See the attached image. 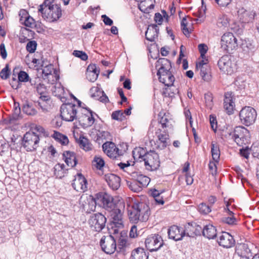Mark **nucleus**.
Masks as SVG:
<instances>
[{"label":"nucleus","instance_id":"nucleus-27","mask_svg":"<svg viewBox=\"0 0 259 259\" xmlns=\"http://www.w3.org/2000/svg\"><path fill=\"white\" fill-rule=\"evenodd\" d=\"M201 233L204 237L208 239L215 238L218 234L215 227L210 224L205 225L202 229Z\"/></svg>","mask_w":259,"mask_h":259},{"label":"nucleus","instance_id":"nucleus-18","mask_svg":"<svg viewBox=\"0 0 259 259\" xmlns=\"http://www.w3.org/2000/svg\"><path fill=\"white\" fill-rule=\"evenodd\" d=\"M102 149L104 153L111 158H116L122 155V152L119 151L115 144L112 142H106L102 145Z\"/></svg>","mask_w":259,"mask_h":259},{"label":"nucleus","instance_id":"nucleus-15","mask_svg":"<svg viewBox=\"0 0 259 259\" xmlns=\"http://www.w3.org/2000/svg\"><path fill=\"white\" fill-rule=\"evenodd\" d=\"M100 243L102 250L107 254L113 253L116 249V240L111 235L103 236Z\"/></svg>","mask_w":259,"mask_h":259},{"label":"nucleus","instance_id":"nucleus-10","mask_svg":"<svg viewBox=\"0 0 259 259\" xmlns=\"http://www.w3.org/2000/svg\"><path fill=\"white\" fill-rule=\"evenodd\" d=\"M78 107L72 103L63 104L60 107V115L62 119L66 121H72L76 119Z\"/></svg>","mask_w":259,"mask_h":259},{"label":"nucleus","instance_id":"nucleus-63","mask_svg":"<svg viewBox=\"0 0 259 259\" xmlns=\"http://www.w3.org/2000/svg\"><path fill=\"white\" fill-rule=\"evenodd\" d=\"M198 49L202 57L204 56L207 51V47L204 44H199L198 45Z\"/></svg>","mask_w":259,"mask_h":259},{"label":"nucleus","instance_id":"nucleus-46","mask_svg":"<svg viewBox=\"0 0 259 259\" xmlns=\"http://www.w3.org/2000/svg\"><path fill=\"white\" fill-rule=\"evenodd\" d=\"M111 117L114 120L121 121L125 119V116L122 110H118L112 112Z\"/></svg>","mask_w":259,"mask_h":259},{"label":"nucleus","instance_id":"nucleus-32","mask_svg":"<svg viewBox=\"0 0 259 259\" xmlns=\"http://www.w3.org/2000/svg\"><path fill=\"white\" fill-rule=\"evenodd\" d=\"M147 150L141 147L135 148L133 152V156L135 160H139L141 161H144V159L145 158L146 155L148 154Z\"/></svg>","mask_w":259,"mask_h":259},{"label":"nucleus","instance_id":"nucleus-26","mask_svg":"<svg viewBox=\"0 0 259 259\" xmlns=\"http://www.w3.org/2000/svg\"><path fill=\"white\" fill-rule=\"evenodd\" d=\"M159 27L156 24L149 25L145 32V37L147 40L153 42L155 39L158 37Z\"/></svg>","mask_w":259,"mask_h":259},{"label":"nucleus","instance_id":"nucleus-35","mask_svg":"<svg viewBox=\"0 0 259 259\" xmlns=\"http://www.w3.org/2000/svg\"><path fill=\"white\" fill-rule=\"evenodd\" d=\"M91 92L92 93H94L92 96L94 97L96 96H99L100 95L102 96L100 97V101L103 103H107L109 102V99L108 97L106 95L103 91H101L98 87H93L91 89Z\"/></svg>","mask_w":259,"mask_h":259},{"label":"nucleus","instance_id":"nucleus-8","mask_svg":"<svg viewBox=\"0 0 259 259\" xmlns=\"http://www.w3.org/2000/svg\"><path fill=\"white\" fill-rule=\"evenodd\" d=\"M112 196L105 192H100L96 194V201L98 205L109 211L113 210L116 206Z\"/></svg>","mask_w":259,"mask_h":259},{"label":"nucleus","instance_id":"nucleus-28","mask_svg":"<svg viewBox=\"0 0 259 259\" xmlns=\"http://www.w3.org/2000/svg\"><path fill=\"white\" fill-rule=\"evenodd\" d=\"M236 252L242 258L249 259L252 256L247 244L244 243L240 244L237 247Z\"/></svg>","mask_w":259,"mask_h":259},{"label":"nucleus","instance_id":"nucleus-7","mask_svg":"<svg viewBox=\"0 0 259 259\" xmlns=\"http://www.w3.org/2000/svg\"><path fill=\"white\" fill-rule=\"evenodd\" d=\"M106 221V218L103 214L98 212L90 215L88 223L92 230L99 232L105 228Z\"/></svg>","mask_w":259,"mask_h":259},{"label":"nucleus","instance_id":"nucleus-57","mask_svg":"<svg viewBox=\"0 0 259 259\" xmlns=\"http://www.w3.org/2000/svg\"><path fill=\"white\" fill-rule=\"evenodd\" d=\"M252 155L259 159V143L253 144L251 147Z\"/></svg>","mask_w":259,"mask_h":259},{"label":"nucleus","instance_id":"nucleus-50","mask_svg":"<svg viewBox=\"0 0 259 259\" xmlns=\"http://www.w3.org/2000/svg\"><path fill=\"white\" fill-rule=\"evenodd\" d=\"M36 47V41L35 40H31L27 44L26 49L29 53H33L35 51Z\"/></svg>","mask_w":259,"mask_h":259},{"label":"nucleus","instance_id":"nucleus-53","mask_svg":"<svg viewBox=\"0 0 259 259\" xmlns=\"http://www.w3.org/2000/svg\"><path fill=\"white\" fill-rule=\"evenodd\" d=\"M73 55L76 57L79 58L83 61H86L88 58L87 54L81 51L75 50L73 52Z\"/></svg>","mask_w":259,"mask_h":259},{"label":"nucleus","instance_id":"nucleus-20","mask_svg":"<svg viewBox=\"0 0 259 259\" xmlns=\"http://www.w3.org/2000/svg\"><path fill=\"white\" fill-rule=\"evenodd\" d=\"M88 182L84 177L78 173L72 183V186L77 192H84L87 190Z\"/></svg>","mask_w":259,"mask_h":259},{"label":"nucleus","instance_id":"nucleus-21","mask_svg":"<svg viewBox=\"0 0 259 259\" xmlns=\"http://www.w3.org/2000/svg\"><path fill=\"white\" fill-rule=\"evenodd\" d=\"M255 13L253 11L247 10L241 7L237 11V17L239 21L242 23H248L252 22Z\"/></svg>","mask_w":259,"mask_h":259},{"label":"nucleus","instance_id":"nucleus-19","mask_svg":"<svg viewBox=\"0 0 259 259\" xmlns=\"http://www.w3.org/2000/svg\"><path fill=\"white\" fill-rule=\"evenodd\" d=\"M218 243L224 248H229L234 246L235 241L233 237L229 233L222 232L219 234Z\"/></svg>","mask_w":259,"mask_h":259},{"label":"nucleus","instance_id":"nucleus-39","mask_svg":"<svg viewBox=\"0 0 259 259\" xmlns=\"http://www.w3.org/2000/svg\"><path fill=\"white\" fill-rule=\"evenodd\" d=\"M211 153L213 160L218 162L220 159V151L219 146L213 142L211 144Z\"/></svg>","mask_w":259,"mask_h":259},{"label":"nucleus","instance_id":"nucleus-9","mask_svg":"<svg viewBox=\"0 0 259 259\" xmlns=\"http://www.w3.org/2000/svg\"><path fill=\"white\" fill-rule=\"evenodd\" d=\"M39 137L34 132H27L23 138V146L27 151L35 150L38 147Z\"/></svg>","mask_w":259,"mask_h":259},{"label":"nucleus","instance_id":"nucleus-16","mask_svg":"<svg viewBox=\"0 0 259 259\" xmlns=\"http://www.w3.org/2000/svg\"><path fill=\"white\" fill-rule=\"evenodd\" d=\"M220 69L224 73L231 75L234 72V65L232 62L231 56L224 55L218 62Z\"/></svg>","mask_w":259,"mask_h":259},{"label":"nucleus","instance_id":"nucleus-2","mask_svg":"<svg viewBox=\"0 0 259 259\" xmlns=\"http://www.w3.org/2000/svg\"><path fill=\"white\" fill-rule=\"evenodd\" d=\"M150 214L149 206L143 202H134L128 210L129 220L133 224L146 222Z\"/></svg>","mask_w":259,"mask_h":259},{"label":"nucleus","instance_id":"nucleus-23","mask_svg":"<svg viewBox=\"0 0 259 259\" xmlns=\"http://www.w3.org/2000/svg\"><path fill=\"white\" fill-rule=\"evenodd\" d=\"M88 114H84L78 117V121L83 128L91 126L95 122V118L93 115V111L87 109Z\"/></svg>","mask_w":259,"mask_h":259},{"label":"nucleus","instance_id":"nucleus-25","mask_svg":"<svg viewBox=\"0 0 259 259\" xmlns=\"http://www.w3.org/2000/svg\"><path fill=\"white\" fill-rule=\"evenodd\" d=\"M104 179L109 187L112 190H117L120 186V178L113 174H108L104 176Z\"/></svg>","mask_w":259,"mask_h":259},{"label":"nucleus","instance_id":"nucleus-41","mask_svg":"<svg viewBox=\"0 0 259 259\" xmlns=\"http://www.w3.org/2000/svg\"><path fill=\"white\" fill-rule=\"evenodd\" d=\"M40 95L39 100H38L36 103L40 108L44 111L46 109V105L45 104L47 103V102L50 100L51 98L50 96L46 95V93Z\"/></svg>","mask_w":259,"mask_h":259},{"label":"nucleus","instance_id":"nucleus-40","mask_svg":"<svg viewBox=\"0 0 259 259\" xmlns=\"http://www.w3.org/2000/svg\"><path fill=\"white\" fill-rule=\"evenodd\" d=\"M199 69H200V75L204 81H208L211 79V76L209 66L202 67L199 68Z\"/></svg>","mask_w":259,"mask_h":259},{"label":"nucleus","instance_id":"nucleus-6","mask_svg":"<svg viewBox=\"0 0 259 259\" xmlns=\"http://www.w3.org/2000/svg\"><path fill=\"white\" fill-rule=\"evenodd\" d=\"M256 116V110L250 106L242 108L239 112V117L242 123L247 126L254 123Z\"/></svg>","mask_w":259,"mask_h":259},{"label":"nucleus","instance_id":"nucleus-47","mask_svg":"<svg viewBox=\"0 0 259 259\" xmlns=\"http://www.w3.org/2000/svg\"><path fill=\"white\" fill-rule=\"evenodd\" d=\"M119 168L131 176L132 172H130L127 169L134 168L133 165H131L130 162L127 161L126 163L119 162L117 164Z\"/></svg>","mask_w":259,"mask_h":259},{"label":"nucleus","instance_id":"nucleus-56","mask_svg":"<svg viewBox=\"0 0 259 259\" xmlns=\"http://www.w3.org/2000/svg\"><path fill=\"white\" fill-rule=\"evenodd\" d=\"M98 76V74H95V73L91 72V71H87V78L91 82L95 81L97 79Z\"/></svg>","mask_w":259,"mask_h":259},{"label":"nucleus","instance_id":"nucleus-44","mask_svg":"<svg viewBox=\"0 0 259 259\" xmlns=\"http://www.w3.org/2000/svg\"><path fill=\"white\" fill-rule=\"evenodd\" d=\"M53 137L55 139L59 141L63 145H66L69 142V140L67 136L57 132H54Z\"/></svg>","mask_w":259,"mask_h":259},{"label":"nucleus","instance_id":"nucleus-30","mask_svg":"<svg viewBox=\"0 0 259 259\" xmlns=\"http://www.w3.org/2000/svg\"><path fill=\"white\" fill-rule=\"evenodd\" d=\"M133 179H135L140 186L142 187H147L150 182V179L143 175L139 174L137 172H133L131 174Z\"/></svg>","mask_w":259,"mask_h":259},{"label":"nucleus","instance_id":"nucleus-12","mask_svg":"<svg viewBox=\"0 0 259 259\" xmlns=\"http://www.w3.org/2000/svg\"><path fill=\"white\" fill-rule=\"evenodd\" d=\"M42 18L49 22L56 21L62 16V10L57 5L50 6L40 12Z\"/></svg>","mask_w":259,"mask_h":259},{"label":"nucleus","instance_id":"nucleus-43","mask_svg":"<svg viewBox=\"0 0 259 259\" xmlns=\"http://www.w3.org/2000/svg\"><path fill=\"white\" fill-rule=\"evenodd\" d=\"M65 165L64 164L57 163L54 167V175L57 178H61L64 177V170Z\"/></svg>","mask_w":259,"mask_h":259},{"label":"nucleus","instance_id":"nucleus-51","mask_svg":"<svg viewBox=\"0 0 259 259\" xmlns=\"http://www.w3.org/2000/svg\"><path fill=\"white\" fill-rule=\"evenodd\" d=\"M10 70L9 64H6L5 68L0 72V76L3 79H7L9 77Z\"/></svg>","mask_w":259,"mask_h":259},{"label":"nucleus","instance_id":"nucleus-52","mask_svg":"<svg viewBox=\"0 0 259 259\" xmlns=\"http://www.w3.org/2000/svg\"><path fill=\"white\" fill-rule=\"evenodd\" d=\"M19 82H27L29 80V76L27 73L24 71H20L18 74Z\"/></svg>","mask_w":259,"mask_h":259},{"label":"nucleus","instance_id":"nucleus-11","mask_svg":"<svg viewBox=\"0 0 259 259\" xmlns=\"http://www.w3.org/2000/svg\"><path fill=\"white\" fill-rule=\"evenodd\" d=\"M221 48L228 53L236 50L238 47L237 39L231 32L224 33L221 37Z\"/></svg>","mask_w":259,"mask_h":259},{"label":"nucleus","instance_id":"nucleus-13","mask_svg":"<svg viewBox=\"0 0 259 259\" xmlns=\"http://www.w3.org/2000/svg\"><path fill=\"white\" fill-rule=\"evenodd\" d=\"M144 161L146 168L149 170H157L160 166L159 155L154 150H150L148 152Z\"/></svg>","mask_w":259,"mask_h":259},{"label":"nucleus","instance_id":"nucleus-60","mask_svg":"<svg viewBox=\"0 0 259 259\" xmlns=\"http://www.w3.org/2000/svg\"><path fill=\"white\" fill-rule=\"evenodd\" d=\"M37 92L39 94H45L47 93V89L44 84L42 82L35 88Z\"/></svg>","mask_w":259,"mask_h":259},{"label":"nucleus","instance_id":"nucleus-54","mask_svg":"<svg viewBox=\"0 0 259 259\" xmlns=\"http://www.w3.org/2000/svg\"><path fill=\"white\" fill-rule=\"evenodd\" d=\"M181 25L182 30L185 35H186V36L189 35L190 31H189L188 28L187 27V19L185 17L183 18L181 21Z\"/></svg>","mask_w":259,"mask_h":259},{"label":"nucleus","instance_id":"nucleus-58","mask_svg":"<svg viewBox=\"0 0 259 259\" xmlns=\"http://www.w3.org/2000/svg\"><path fill=\"white\" fill-rule=\"evenodd\" d=\"M127 242V237L121 235L120 237L119 238L118 240V245L119 246V248L121 249L125 247L126 246Z\"/></svg>","mask_w":259,"mask_h":259},{"label":"nucleus","instance_id":"nucleus-59","mask_svg":"<svg viewBox=\"0 0 259 259\" xmlns=\"http://www.w3.org/2000/svg\"><path fill=\"white\" fill-rule=\"evenodd\" d=\"M18 117L19 116H15V114L13 113L5 119L6 123L10 124H15L18 119Z\"/></svg>","mask_w":259,"mask_h":259},{"label":"nucleus","instance_id":"nucleus-38","mask_svg":"<svg viewBox=\"0 0 259 259\" xmlns=\"http://www.w3.org/2000/svg\"><path fill=\"white\" fill-rule=\"evenodd\" d=\"M126 183L129 189L134 192L138 193L143 189L140 184L138 183L135 179H133L132 181L126 180Z\"/></svg>","mask_w":259,"mask_h":259},{"label":"nucleus","instance_id":"nucleus-37","mask_svg":"<svg viewBox=\"0 0 259 259\" xmlns=\"http://www.w3.org/2000/svg\"><path fill=\"white\" fill-rule=\"evenodd\" d=\"M242 46L243 50L248 53H253L257 49V46L256 44L252 40H245Z\"/></svg>","mask_w":259,"mask_h":259},{"label":"nucleus","instance_id":"nucleus-14","mask_svg":"<svg viewBox=\"0 0 259 259\" xmlns=\"http://www.w3.org/2000/svg\"><path fill=\"white\" fill-rule=\"evenodd\" d=\"M146 248L150 252L156 251L163 245V240L158 234H152L145 241Z\"/></svg>","mask_w":259,"mask_h":259},{"label":"nucleus","instance_id":"nucleus-31","mask_svg":"<svg viewBox=\"0 0 259 259\" xmlns=\"http://www.w3.org/2000/svg\"><path fill=\"white\" fill-rule=\"evenodd\" d=\"M21 13L23 16L20 19V22L26 27L33 28L36 22L35 20L32 17L29 16L25 11L24 10Z\"/></svg>","mask_w":259,"mask_h":259},{"label":"nucleus","instance_id":"nucleus-33","mask_svg":"<svg viewBox=\"0 0 259 259\" xmlns=\"http://www.w3.org/2000/svg\"><path fill=\"white\" fill-rule=\"evenodd\" d=\"M148 254L143 248L138 247L132 252L131 259H148Z\"/></svg>","mask_w":259,"mask_h":259},{"label":"nucleus","instance_id":"nucleus-62","mask_svg":"<svg viewBox=\"0 0 259 259\" xmlns=\"http://www.w3.org/2000/svg\"><path fill=\"white\" fill-rule=\"evenodd\" d=\"M87 71H91V72L98 74L99 75L100 73V70L95 64H90L88 66Z\"/></svg>","mask_w":259,"mask_h":259},{"label":"nucleus","instance_id":"nucleus-17","mask_svg":"<svg viewBox=\"0 0 259 259\" xmlns=\"http://www.w3.org/2000/svg\"><path fill=\"white\" fill-rule=\"evenodd\" d=\"M202 232V227L196 223H188L184 226L183 235L189 237L200 236Z\"/></svg>","mask_w":259,"mask_h":259},{"label":"nucleus","instance_id":"nucleus-29","mask_svg":"<svg viewBox=\"0 0 259 259\" xmlns=\"http://www.w3.org/2000/svg\"><path fill=\"white\" fill-rule=\"evenodd\" d=\"M63 158L68 166L73 167L77 164V161L75 153L69 151H64Z\"/></svg>","mask_w":259,"mask_h":259},{"label":"nucleus","instance_id":"nucleus-4","mask_svg":"<svg viewBox=\"0 0 259 259\" xmlns=\"http://www.w3.org/2000/svg\"><path fill=\"white\" fill-rule=\"evenodd\" d=\"M224 136L228 139L232 140L238 146H242L248 142L250 134L245 127L238 126L233 130L227 131Z\"/></svg>","mask_w":259,"mask_h":259},{"label":"nucleus","instance_id":"nucleus-42","mask_svg":"<svg viewBox=\"0 0 259 259\" xmlns=\"http://www.w3.org/2000/svg\"><path fill=\"white\" fill-rule=\"evenodd\" d=\"M97 205H98V203L96 201V195L95 198H92L88 200V204L85 207L86 212L91 213L92 211H95Z\"/></svg>","mask_w":259,"mask_h":259},{"label":"nucleus","instance_id":"nucleus-36","mask_svg":"<svg viewBox=\"0 0 259 259\" xmlns=\"http://www.w3.org/2000/svg\"><path fill=\"white\" fill-rule=\"evenodd\" d=\"M22 111L28 115L33 116L37 114V112L33 106L32 104L26 101L22 106Z\"/></svg>","mask_w":259,"mask_h":259},{"label":"nucleus","instance_id":"nucleus-61","mask_svg":"<svg viewBox=\"0 0 259 259\" xmlns=\"http://www.w3.org/2000/svg\"><path fill=\"white\" fill-rule=\"evenodd\" d=\"M222 221L229 225H233L235 223L236 220L233 216H232L223 218Z\"/></svg>","mask_w":259,"mask_h":259},{"label":"nucleus","instance_id":"nucleus-64","mask_svg":"<svg viewBox=\"0 0 259 259\" xmlns=\"http://www.w3.org/2000/svg\"><path fill=\"white\" fill-rule=\"evenodd\" d=\"M29 81L31 85L33 86L35 88L41 83V79L38 77H35L33 79H29Z\"/></svg>","mask_w":259,"mask_h":259},{"label":"nucleus","instance_id":"nucleus-1","mask_svg":"<svg viewBox=\"0 0 259 259\" xmlns=\"http://www.w3.org/2000/svg\"><path fill=\"white\" fill-rule=\"evenodd\" d=\"M159 126L155 131L157 139L151 141L154 148L157 150H162L169 145V136L168 130H172V121L168 119L165 115L161 117L158 121Z\"/></svg>","mask_w":259,"mask_h":259},{"label":"nucleus","instance_id":"nucleus-24","mask_svg":"<svg viewBox=\"0 0 259 259\" xmlns=\"http://www.w3.org/2000/svg\"><path fill=\"white\" fill-rule=\"evenodd\" d=\"M184 229L177 226H171L168 230L169 238L175 241H179L182 239L185 235H183Z\"/></svg>","mask_w":259,"mask_h":259},{"label":"nucleus","instance_id":"nucleus-5","mask_svg":"<svg viewBox=\"0 0 259 259\" xmlns=\"http://www.w3.org/2000/svg\"><path fill=\"white\" fill-rule=\"evenodd\" d=\"M125 210V203L122 200H119L116 202V206L111 211L110 217L112 222L115 225V227H123V214Z\"/></svg>","mask_w":259,"mask_h":259},{"label":"nucleus","instance_id":"nucleus-55","mask_svg":"<svg viewBox=\"0 0 259 259\" xmlns=\"http://www.w3.org/2000/svg\"><path fill=\"white\" fill-rule=\"evenodd\" d=\"M54 2V0H45L44 2L40 5H39V8L38 9V11L39 12H42V11H44V9L48 8L50 6H52V4Z\"/></svg>","mask_w":259,"mask_h":259},{"label":"nucleus","instance_id":"nucleus-48","mask_svg":"<svg viewBox=\"0 0 259 259\" xmlns=\"http://www.w3.org/2000/svg\"><path fill=\"white\" fill-rule=\"evenodd\" d=\"M198 209L201 213L204 214L208 213L211 210V207L204 203L198 205Z\"/></svg>","mask_w":259,"mask_h":259},{"label":"nucleus","instance_id":"nucleus-22","mask_svg":"<svg viewBox=\"0 0 259 259\" xmlns=\"http://www.w3.org/2000/svg\"><path fill=\"white\" fill-rule=\"evenodd\" d=\"M235 104L234 101L233 95L232 92H227L225 94L224 99V108L229 115L234 112Z\"/></svg>","mask_w":259,"mask_h":259},{"label":"nucleus","instance_id":"nucleus-34","mask_svg":"<svg viewBox=\"0 0 259 259\" xmlns=\"http://www.w3.org/2000/svg\"><path fill=\"white\" fill-rule=\"evenodd\" d=\"M80 148L85 151H89L92 149V145L88 139L83 136H80L79 139L76 140Z\"/></svg>","mask_w":259,"mask_h":259},{"label":"nucleus","instance_id":"nucleus-45","mask_svg":"<svg viewBox=\"0 0 259 259\" xmlns=\"http://www.w3.org/2000/svg\"><path fill=\"white\" fill-rule=\"evenodd\" d=\"M93 163L98 169L101 170L105 165L104 159L100 156H95L93 160Z\"/></svg>","mask_w":259,"mask_h":259},{"label":"nucleus","instance_id":"nucleus-3","mask_svg":"<svg viewBox=\"0 0 259 259\" xmlns=\"http://www.w3.org/2000/svg\"><path fill=\"white\" fill-rule=\"evenodd\" d=\"M155 66L159 68L157 75L159 81L165 86L172 85L175 81V77L169 71L171 67L170 61L166 58H160L157 61Z\"/></svg>","mask_w":259,"mask_h":259},{"label":"nucleus","instance_id":"nucleus-49","mask_svg":"<svg viewBox=\"0 0 259 259\" xmlns=\"http://www.w3.org/2000/svg\"><path fill=\"white\" fill-rule=\"evenodd\" d=\"M229 24L228 18L226 16L223 15L219 17L217 21V25L219 27H227Z\"/></svg>","mask_w":259,"mask_h":259}]
</instances>
